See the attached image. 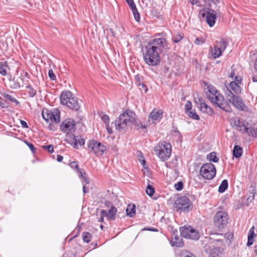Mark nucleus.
<instances>
[{"label":"nucleus","mask_w":257,"mask_h":257,"mask_svg":"<svg viewBox=\"0 0 257 257\" xmlns=\"http://www.w3.org/2000/svg\"><path fill=\"white\" fill-rule=\"evenodd\" d=\"M82 239L84 242L89 243L91 239L92 235L88 232H84L82 233Z\"/></svg>","instance_id":"nucleus-34"},{"label":"nucleus","mask_w":257,"mask_h":257,"mask_svg":"<svg viewBox=\"0 0 257 257\" xmlns=\"http://www.w3.org/2000/svg\"><path fill=\"white\" fill-rule=\"evenodd\" d=\"M132 124H134L135 126H138V129L140 128H145L148 125L145 124H143L141 122H138L136 120V117L135 116V121L132 122Z\"/></svg>","instance_id":"nucleus-39"},{"label":"nucleus","mask_w":257,"mask_h":257,"mask_svg":"<svg viewBox=\"0 0 257 257\" xmlns=\"http://www.w3.org/2000/svg\"><path fill=\"white\" fill-rule=\"evenodd\" d=\"M154 151L162 161H165L168 160L171 155L172 146L170 143L165 142H160L155 147Z\"/></svg>","instance_id":"nucleus-4"},{"label":"nucleus","mask_w":257,"mask_h":257,"mask_svg":"<svg viewBox=\"0 0 257 257\" xmlns=\"http://www.w3.org/2000/svg\"><path fill=\"white\" fill-rule=\"evenodd\" d=\"M228 44V42L224 39L216 41L213 47H211L210 49L212 57L214 59L220 57L226 48Z\"/></svg>","instance_id":"nucleus-7"},{"label":"nucleus","mask_w":257,"mask_h":257,"mask_svg":"<svg viewBox=\"0 0 257 257\" xmlns=\"http://www.w3.org/2000/svg\"><path fill=\"white\" fill-rule=\"evenodd\" d=\"M6 103L5 100L0 97V106L2 108H5L6 107Z\"/></svg>","instance_id":"nucleus-58"},{"label":"nucleus","mask_w":257,"mask_h":257,"mask_svg":"<svg viewBox=\"0 0 257 257\" xmlns=\"http://www.w3.org/2000/svg\"><path fill=\"white\" fill-rule=\"evenodd\" d=\"M208 91H206V94L208 98L212 102H214L216 98L219 97V96H221L218 91L216 90L215 87L213 85H210L207 87Z\"/></svg>","instance_id":"nucleus-19"},{"label":"nucleus","mask_w":257,"mask_h":257,"mask_svg":"<svg viewBox=\"0 0 257 257\" xmlns=\"http://www.w3.org/2000/svg\"><path fill=\"white\" fill-rule=\"evenodd\" d=\"M146 192L148 195L152 196L155 193V189L152 185L149 184L147 187Z\"/></svg>","instance_id":"nucleus-38"},{"label":"nucleus","mask_w":257,"mask_h":257,"mask_svg":"<svg viewBox=\"0 0 257 257\" xmlns=\"http://www.w3.org/2000/svg\"><path fill=\"white\" fill-rule=\"evenodd\" d=\"M204 101L202 98H198V100L196 101V103L199 104L200 106L202 104V103H203Z\"/></svg>","instance_id":"nucleus-64"},{"label":"nucleus","mask_w":257,"mask_h":257,"mask_svg":"<svg viewBox=\"0 0 257 257\" xmlns=\"http://www.w3.org/2000/svg\"><path fill=\"white\" fill-rule=\"evenodd\" d=\"M226 95L229 102L231 103L235 107L241 110L244 109L245 105L243 103L240 97L234 94L228 89H227V91L226 92Z\"/></svg>","instance_id":"nucleus-12"},{"label":"nucleus","mask_w":257,"mask_h":257,"mask_svg":"<svg viewBox=\"0 0 257 257\" xmlns=\"http://www.w3.org/2000/svg\"><path fill=\"white\" fill-rule=\"evenodd\" d=\"M70 166L72 168H75L76 169L77 172L78 173V174H79V171H83V170L79 168L78 165L77 164V163L76 162L74 161L71 162L70 164Z\"/></svg>","instance_id":"nucleus-45"},{"label":"nucleus","mask_w":257,"mask_h":257,"mask_svg":"<svg viewBox=\"0 0 257 257\" xmlns=\"http://www.w3.org/2000/svg\"><path fill=\"white\" fill-rule=\"evenodd\" d=\"M10 70L7 62H0V74L3 76L7 74L8 72Z\"/></svg>","instance_id":"nucleus-29"},{"label":"nucleus","mask_w":257,"mask_h":257,"mask_svg":"<svg viewBox=\"0 0 257 257\" xmlns=\"http://www.w3.org/2000/svg\"><path fill=\"white\" fill-rule=\"evenodd\" d=\"M186 114L189 117H191L193 119L198 120L200 119L199 116L198 115V114L196 112L195 110H191L187 112Z\"/></svg>","instance_id":"nucleus-36"},{"label":"nucleus","mask_w":257,"mask_h":257,"mask_svg":"<svg viewBox=\"0 0 257 257\" xmlns=\"http://www.w3.org/2000/svg\"><path fill=\"white\" fill-rule=\"evenodd\" d=\"M228 181L227 180L225 179L223 180L220 185L219 186L218 188V192L219 193H223L228 188Z\"/></svg>","instance_id":"nucleus-32"},{"label":"nucleus","mask_w":257,"mask_h":257,"mask_svg":"<svg viewBox=\"0 0 257 257\" xmlns=\"http://www.w3.org/2000/svg\"><path fill=\"white\" fill-rule=\"evenodd\" d=\"M75 122L72 118H68L63 121L60 126L61 131L67 134V137L69 138L70 135H72V132L75 131Z\"/></svg>","instance_id":"nucleus-11"},{"label":"nucleus","mask_w":257,"mask_h":257,"mask_svg":"<svg viewBox=\"0 0 257 257\" xmlns=\"http://www.w3.org/2000/svg\"><path fill=\"white\" fill-rule=\"evenodd\" d=\"M147 46L160 53L163 49H168L167 41L164 38L153 39L148 43Z\"/></svg>","instance_id":"nucleus-10"},{"label":"nucleus","mask_w":257,"mask_h":257,"mask_svg":"<svg viewBox=\"0 0 257 257\" xmlns=\"http://www.w3.org/2000/svg\"><path fill=\"white\" fill-rule=\"evenodd\" d=\"M174 207L177 211L188 213L192 209L193 204L187 197L182 196L176 199Z\"/></svg>","instance_id":"nucleus-5"},{"label":"nucleus","mask_w":257,"mask_h":257,"mask_svg":"<svg viewBox=\"0 0 257 257\" xmlns=\"http://www.w3.org/2000/svg\"><path fill=\"white\" fill-rule=\"evenodd\" d=\"M104 205L106 207H107V208H111V207L112 206H114L112 204V203L109 201H105L104 202Z\"/></svg>","instance_id":"nucleus-55"},{"label":"nucleus","mask_w":257,"mask_h":257,"mask_svg":"<svg viewBox=\"0 0 257 257\" xmlns=\"http://www.w3.org/2000/svg\"><path fill=\"white\" fill-rule=\"evenodd\" d=\"M65 141L71 144H73V147L75 149H78V145L83 146L85 143V140L84 139L82 138L81 137H76L73 135H70L69 138L68 136H67Z\"/></svg>","instance_id":"nucleus-17"},{"label":"nucleus","mask_w":257,"mask_h":257,"mask_svg":"<svg viewBox=\"0 0 257 257\" xmlns=\"http://www.w3.org/2000/svg\"><path fill=\"white\" fill-rule=\"evenodd\" d=\"M208 105L207 104L204 102L203 103H202V104L200 106V110L203 112H205L207 111Z\"/></svg>","instance_id":"nucleus-53"},{"label":"nucleus","mask_w":257,"mask_h":257,"mask_svg":"<svg viewBox=\"0 0 257 257\" xmlns=\"http://www.w3.org/2000/svg\"><path fill=\"white\" fill-rule=\"evenodd\" d=\"M28 82L27 79H25L23 75L21 74L20 76L14 77L10 81V87L12 89H18L24 86Z\"/></svg>","instance_id":"nucleus-16"},{"label":"nucleus","mask_w":257,"mask_h":257,"mask_svg":"<svg viewBox=\"0 0 257 257\" xmlns=\"http://www.w3.org/2000/svg\"><path fill=\"white\" fill-rule=\"evenodd\" d=\"M132 11L133 12L134 18H135V20H136V21L140 22V15L138 11L137 8L136 7L135 8H134V9H132Z\"/></svg>","instance_id":"nucleus-40"},{"label":"nucleus","mask_w":257,"mask_h":257,"mask_svg":"<svg viewBox=\"0 0 257 257\" xmlns=\"http://www.w3.org/2000/svg\"><path fill=\"white\" fill-rule=\"evenodd\" d=\"M180 257H196L193 253L187 251H182L180 254Z\"/></svg>","instance_id":"nucleus-41"},{"label":"nucleus","mask_w":257,"mask_h":257,"mask_svg":"<svg viewBox=\"0 0 257 257\" xmlns=\"http://www.w3.org/2000/svg\"><path fill=\"white\" fill-rule=\"evenodd\" d=\"M117 212V208L112 206L111 208L108 209V211L106 210L105 217L108 220L114 221L115 219Z\"/></svg>","instance_id":"nucleus-22"},{"label":"nucleus","mask_w":257,"mask_h":257,"mask_svg":"<svg viewBox=\"0 0 257 257\" xmlns=\"http://www.w3.org/2000/svg\"><path fill=\"white\" fill-rule=\"evenodd\" d=\"M242 154V149L241 147L235 145L233 149V156L235 158H240Z\"/></svg>","instance_id":"nucleus-28"},{"label":"nucleus","mask_w":257,"mask_h":257,"mask_svg":"<svg viewBox=\"0 0 257 257\" xmlns=\"http://www.w3.org/2000/svg\"><path fill=\"white\" fill-rule=\"evenodd\" d=\"M171 245L173 246H176L178 247H182L184 245V243L182 238H180L177 235L174 233L172 236V240L171 242Z\"/></svg>","instance_id":"nucleus-23"},{"label":"nucleus","mask_w":257,"mask_h":257,"mask_svg":"<svg viewBox=\"0 0 257 257\" xmlns=\"http://www.w3.org/2000/svg\"><path fill=\"white\" fill-rule=\"evenodd\" d=\"M79 171V174H78V176L83 179V182H85L86 184H89V181L87 177L86 176V174L84 170Z\"/></svg>","instance_id":"nucleus-37"},{"label":"nucleus","mask_w":257,"mask_h":257,"mask_svg":"<svg viewBox=\"0 0 257 257\" xmlns=\"http://www.w3.org/2000/svg\"><path fill=\"white\" fill-rule=\"evenodd\" d=\"M183 39V36L180 34L175 35L173 37L172 40L174 42L177 43L179 42Z\"/></svg>","instance_id":"nucleus-46"},{"label":"nucleus","mask_w":257,"mask_h":257,"mask_svg":"<svg viewBox=\"0 0 257 257\" xmlns=\"http://www.w3.org/2000/svg\"><path fill=\"white\" fill-rule=\"evenodd\" d=\"M207 159L211 161L214 163H216L218 161V158L217 157L216 153L215 152H211L207 155Z\"/></svg>","instance_id":"nucleus-33"},{"label":"nucleus","mask_w":257,"mask_h":257,"mask_svg":"<svg viewBox=\"0 0 257 257\" xmlns=\"http://www.w3.org/2000/svg\"><path fill=\"white\" fill-rule=\"evenodd\" d=\"M25 144L29 147L33 153H35L36 148L34 145L28 141H25Z\"/></svg>","instance_id":"nucleus-52"},{"label":"nucleus","mask_w":257,"mask_h":257,"mask_svg":"<svg viewBox=\"0 0 257 257\" xmlns=\"http://www.w3.org/2000/svg\"><path fill=\"white\" fill-rule=\"evenodd\" d=\"M27 89H29L28 93L30 97H34L36 94V91L34 90L30 85L26 86Z\"/></svg>","instance_id":"nucleus-42"},{"label":"nucleus","mask_w":257,"mask_h":257,"mask_svg":"<svg viewBox=\"0 0 257 257\" xmlns=\"http://www.w3.org/2000/svg\"><path fill=\"white\" fill-rule=\"evenodd\" d=\"M127 215L130 217H133L136 214V206L135 205L129 204L126 209Z\"/></svg>","instance_id":"nucleus-30"},{"label":"nucleus","mask_w":257,"mask_h":257,"mask_svg":"<svg viewBox=\"0 0 257 257\" xmlns=\"http://www.w3.org/2000/svg\"><path fill=\"white\" fill-rule=\"evenodd\" d=\"M135 80L136 81L137 84L138 86H141L142 82H141V79L139 76H135Z\"/></svg>","instance_id":"nucleus-59"},{"label":"nucleus","mask_w":257,"mask_h":257,"mask_svg":"<svg viewBox=\"0 0 257 257\" xmlns=\"http://www.w3.org/2000/svg\"><path fill=\"white\" fill-rule=\"evenodd\" d=\"M248 132H246L249 136L257 138V123L247 127Z\"/></svg>","instance_id":"nucleus-27"},{"label":"nucleus","mask_w":257,"mask_h":257,"mask_svg":"<svg viewBox=\"0 0 257 257\" xmlns=\"http://www.w3.org/2000/svg\"><path fill=\"white\" fill-rule=\"evenodd\" d=\"M163 112L162 110H153L149 114L148 122L150 124L156 123L162 117Z\"/></svg>","instance_id":"nucleus-18"},{"label":"nucleus","mask_w":257,"mask_h":257,"mask_svg":"<svg viewBox=\"0 0 257 257\" xmlns=\"http://www.w3.org/2000/svg\"><path fill=\"white\" fill-rule=\"evenodd\" d=\"M105 125H106V130H107V132H108L109 134H111L112 133V130L111 127H110L109 126V124H105Z\"/></svg>","instance_id":"nucleus-62"},{"label":"nucleus","mask_w":257,"mask_h":257,"mask_svg":"<svg viewBox=\"0 0 257 257\" xmlns=\"http://www.w3.org/2000/svg\"><path fill=\"white\" fill-rule=\"evenodd\" d=\"M60 111L57 108H54L51 112L50 121L52 122L58 123L60 121Z\"/></svg>","instance_id":"nucleus-24"},{"label":"nucleus","mask_w":257,"mask_h":257,"mask_svg":"<svg viewBox=\"0 0 257 257\" xmlns=\"http://www.w3.org/2000/svg\"><path fill=\"white\" fill-rule=\"evenodd\" d=\"M174 188L177 191H181L183 189V183L181 181L178 182L175 184Z\"/></svg>","instance_id":"nucleus-44"},{"label":"nucleus","mask_w":257,"mask_h":257,"mask_svg":"<svg viewBox=\"0 0 257 257\" xmlns=\"http://www.w3.org/2000/svg\"><path fill=\"white\" fill-rule=\"evenodd\" d=\"M52 110L50 111L48 109H46V110H43L42 111V116L43 118L45 119V120L48 122L50 121V118H51V112Z\"/></svg>","instance_id":"nucleus-35"},{"label":"nucleus","mask_w":257,"mask_h":257,"mask_svg":"<svg viewBox=\"0 0 257 257\" xmlns=\"http://www.w3.org/2000/svg\"><path fill=\"white\" fill-rule=\"evenodd\" d=\"M20 122H21V124L22 126L23 127H25V128H28V127L27 123L25 121L23 120H21Z\"/></svg>","instance_id":"nucleus-60"},{"label":"nucleus","mask_w":257,"mask_h":257,"mask_svg":"<svg viewBox=\"0 0 257 257\" xmlns=\"http://www.w3.org/2000/svg\"><path fill=\"white\" fill-rule=\"evenodd\" d=\"M229 87H230V90L233 91L236 94H238L241 93V88L239 86V84H237L236 82H231L229 83ZM229 89L227 88V89Z\"/></svg>","instance_id":"nucleus-26"},{"label":"nucleus","mask_w":257,"mask_h":257,"mask_svg":"<svg viewBox=\"0 0 257 257\" xmlns=\"http://www.w3.org/2000/svg\"><path fill=\"white\" fill-rule=\"evenodd\" d=\"M135 113L127 110L120 114L115 121L114 125L117 130L121 131L132 124L135 121Z\"/></svg>","instance_id":"nucleus-1"},{"label":"nucleus","mask_w":257,"mask_h":257,"mask_svg":"<svg viewBox=\"0 0 257 257\" xmlns=\"http://www.w3.org/2000/svg\"><path fill=\"white\" fill-rule=\"evenodd\" d=\"M144 230L157 232L158 229L154 227L145 228Z\"/></svg>","instance_id":"nucleus-61"},{"label":"nucleus","mask_w":257,"mask_h":257,"mask_svg":"<svg viewBox=\"0 0 257 257\" xmlns=\"http://www.w3.org/2000/svg\"><path fill=\"white\" fill-rule=\"evenodd\" d=\"M180 231L181 236L186 238L196 240L200 237L198 230L191 226L180 227Z\"/></svg>","instance_id":"nucleus-9"},{"label":"nucleus","mask_w":257,"mask_h":257,"mask_svg":"<svg viewBox=\"0 0 257 257\" xmlns=\"http://www.w3.org/2000/svg\"><path fill=\"white\" fill-rule=\"evenodd\" d=\"M42 148L44 150H47L50 153H53V146L52 145H49L48 146H43Z\"/></svg>","instance_id":"nucleus-48"},{"label":"nucleus","mask_w":257,"mask_h":257,"mask_svg":"<svg viewBox=\"0 0 257 257\" xmlns=\"http://www.w3.org/2000/svg\"><path fill=\"white\" fill-rule=\"evenodd\" d=\"M255 187L253 185H251L249 188V191L247 194V201L251 202L253 199L255 195Z\"/></svg>","instance_id":"nucleus-31"},{"label":"nucleus","mask_w":257,"mask_h":257,"mask_svg":"<svg viewBox=\"0 0 257 257\" xmlns=\"http://www.w3.org/2000/svg\"><path fill=\"white\" fill-rule=\"evenodd\" d=\"M254 229L255 227L254 226H253L249 231L248 234V240L246 243L247 246H250L251 245L254 241V237L256 235L254 232Z\"/></svg>","instance_id":"nucleus-25"},{"label":"nucleus","mask_w":257,"mask_h":257,"mask_svg":"<svg viewBox=\"0 0 257 257\" xmlns=\"http://www.w3.org/2000/svg\"><path fill=\"white\" fill-rule=\"evenodd\" d=\"M105 213H106L105 210H101L100 211V218L99 219V222H104V217H105Z\"/></svg>","instance_id":"nucleus-49"},{"label":"nucleus","mask_w":257,"mask_h":257,"mask_svg":"<svg viewBox=\"0 0 257 257\" xmlns=\"http://www.w3.org/2000/svg\"><path fill=\"white\" fill-rule=\"evenodd\" d=\"M4 97L6 99L9 100V101L12 102L13 100L15 99L13 97H12L11 95L6 94L4 95Z\"/></svg>","instance_id":"nucleus-57"},{"label":"nucleus","mask_w":257,"mask_h":257,"mask_svg":"<svg viewBox=\"0 0 257 257\" xmlns=\"http://www.w3.org/2000/svg\"><path fill=\"white\" fill-rule=\"evenodd\" d=\"M232 124L236 129L243 133L248 132L247 126L245 125L243 122L241 121L238 117H234L232 119Z\"/></svg>","instance_id":"nucleus-20"},{"label":"nucleus","mask_w":257,"mask_h":257,"mask_svg":"<svg viewBox=\"0 0 257 257\" xmlns=\"http://www.w3.org/2000/svg\"><path fill=\"white\" fill-rule=\"evenodd\" d=\"M206 250L209 254L208 257H220L222 253L221 248L214 245L209 246L206 248Z\"/></svg>","instance_id":"nucleus-21"},{"label":"nucleus","mask_w":257,"mask_h":257,"mask_svg":"<svg viewBox=\"0 0 257 257\" xmlns=\"http://www.w3.org/2000/svg\"><path fill=\"white\" fill-rule=\"evenodd\" d=\"M228 214L224 211H218L214 217V226L219 230L225 228L228 223Z\"/></svg>","instance_id":"nucleus-6"},{"label":"nucleus","mask_w":257,"mask_h":257,"mask_svg":"<svg viewBox=\"0 0 257 257\" xmlns=\"http://www.w3.org/2000/svg\"><path fill=\"white\" fill-rule=\"evenodd\" d=\"M87 147L89 150H91L97 156L102 155L104 152L106 150V147L102 145L99 142L94 140L89 141Z\"/></svg>","instance_id":"nucleus-13"},{"label":"nucleus","mask_w":257,"mask_h":257,"mask_svg":"<svg viewBox=\"0 0 257 257\" xmlns=\"http://www.w3.org/2000/svg\"><path fill=\"white\" fill-rule=\"evenodd\" d=\"M234 79L235 80L233 82H236L237 84H239L241 83L242 78L241 77L238 76H235Z\"/></svg>","instance_id":"nucleus-56"},{"label":"nucleus","mask_w":257,"mask_h":257,"mask_svg":"<svg viewBox=\"0 0 257 257\" xmlns=\"http://www.w3.org/2000/svg\"><path fill=\"white\" fill-rule=\"evenodd\" d=\"M192 104L191 101H187L185 105V113L192 110Z\"/></svg>","instance_id":"nucleus-43"},{"label":"nucleus","mask_w":257,"mask_h":257,"mask_svg":"<svg viewBox=\"0 0 257 257\" xmlns=\"http://www.w3.org/2000/svg\"><path fill=\"white\" fill-rule=\"evenodd\" d=\"M215 106L219 107L222 110L230 112L232 111L231 107L228 102L225 100L222 95L219 96V97L216 99L215 100L212 102Z\"/></svg>","instance_id":"nucleus-14"},{"label":"nucleus","mask_w":257,"mask_h":257,"mask_svg":"<svg viewBox=\"0 0 257 257\" xmlns=\"http://www.w3.org/2000/svg\"><path fill=\"white\" fill-rule=\"evenodd\" d=\"M205 112L209 113V114H213V109L209 106H208L207 111Z\"/></svg>","instance_id":"nucleus-63"},{"label":"nucleus","mask_w":257,"mask_h":257,"mask_svg":"<svg viewBox=\"0 0 257 257\" xmlns=\"http://www.w3.org/2000/svg\"><path fill=\"white\" fill-rule=\"evenodd\" d=\"M125 1L131 10L134 9L136 7L134 0H125Z\"/></svg>","instance_id":"nucleus-47"},{"label":"nucleus","mask_w":257,"mask_h":257,"mask_svg":"<svg viewBox=\"0 0 257 257\" xmlns=\"http://www.w3.org/2000/svg\"><path fill=\"white\" fill-rule=\"evenodd\" d=\"M61 103L66 105L70 109L78 110L80 105L78 102L77 98L75 97L70 91H63L60 97Z\"/></svg>","instance_id":"nucleus-2"},{"label":"nucleus","mask_w":257,"mask_h":257,"mask_svg":"<svg viewBox=\"0 0 257 257\" xmlns=\"http://www.w3.org/2000/svg\"><path fill=\"white\" fill-rule=\"evenodd\" d=\"M216 168L211 163L203 164L200 170V175L205 179L211 180L216 175Z\"/></svg>","instance_id":"nucleus-8"},{"label":"nucleus","mask_w":257,"mask_h":257,"mask_svg":"<svg viewBox=\"0 0 257 257\" xmlns=\"http://www.w3.org/2000/svg\"><path fill=\"white\" fill-rule=\"evenodd\" d=\"M48 75L51 80H55L56 79V76L52 69H49L48 71Z\"/></svg>","instance_id":"nucleus-50"},{"label":"nucleus","mask_w":257,"mask_h":257,"mask_svg":"<svg viewBox=\"0 0 257 257\" xmlns=\"http://www.w3.org/2000/svg\"><path fill=\"white\" fill-rule=\"evenodd\" d=\"M146 52L143 54L145 63L149 66H156L160 63L159 53L148 46L145 47Z\"/></svg>","instance_id":"nucleus-3"},{"label":"nucleus","mask_w":257,"mask_h":257,"mask_svg":"<svg viewBox=\"0 0 257 257\" xmlns=\"http://www.w3.org/2000/svg\"><path fill=\"white\" fill-rule=\"evenodd\" d=\"M101 119L105 123V124H109V117L108 115L104 114L101 116Z\"/></svg>","instance_id":"nucleus-51"},{"label":"nucleus","mask_w":257,"mask_h":257,"mask_svg":"<svg viewBox=\"0 0 257 257\" xmlns=\"http://www.w3.org/2000/svg\"><path fill=\"white\" fill-rule=\"evenodd\" d=\"M204 41L203 38H196L194 42L196 45H200L204 43Z\"/></svg>","instance_id":"nucleus-54"},{"label":"nucleus","mask_w":257,"mask_h":257,"mask_svg":"<svg viewBox=\"0 0 257 257\" xmlns=\"http://www.w3.org/2000/svg\"><path fill=\"white\" fill-rule=\"evenodd\" d=\"M202 17H206V23L209 27H213L216 22V12L214 10L208 9V11L206 13H202L201 14Z\"/></svg>","instance_id":"nucleus-15"}]
</instances>
